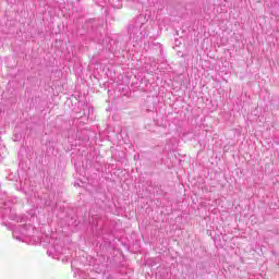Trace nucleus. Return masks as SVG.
Listing matches in <instances>:
<instances>
[{
	"label": "nucleus",
	"instance_id": "f257e3e1",
	"mask_svg": "<svg viewBox=\"0 0 279 279\" xmlns=\"http://www.w3.org/2000/svg\"><path fill=\"white\" fill-rule=\"evenodd\" d=\"M132 34H133V38H134V40H136V43H138V40H143V38L148 36L147 20H145V16L140 15L136 17L135 24L132 28Z\"/></svg>",
	"mask_w": 279,
	"mask_h": 279
},
{
	"label": "nucleus",
	"instance_id": "f03ea898",
	"mask_svg": "<svg viewBox=\"0 0 279 279\" xmlns=\"http://www.w3.org/2000/svg\"><path fill=\"white\" fill-rule=\"evenodd\" d=\"M34 232H36V228L32 225L17 226L13 230V238L22 243H27L28 239L34 236Z\"/></svg>",
	"mask_w": 279,
	"mask_h": 279
},
{
	"label": "nucleus",
	"instance_id": "7ed1b4c3",
	"mask_svg": "<svg viewBox=\"0 0 279 279\" xmlns=\"http://www.w3.org/2000/svg\"><path fill=\"white\" fill-rule=\"evenodd\" d=\"M12 201L4 192H0V217L4 218L12 213Z\"/></svg>",
	"mask_w": 279,
	"mask_h": 279
},
{
	"label": "nucleus",
	"instance_id": "20e7f679",
	"mask_svg": "<svg viewBox=\"0 0 279 279\" xmlns=\"http://www.w3.org/2000/svg\"><path fill=\"white\" fill-rule=\"evenodd\" d=\"M47 254L48 256H52V258H56V254H62V245L54 244L50 250L47 251Z\"/></svg>",
	"mask_w": 279,
	"mask_h": 279
},
{
	"label": "nucleus",
	"instance_id": "39448f33",
	"mask_svg": "<svg viewBox=\"0 0 279 279\" xmlns=\"http://www.w3.org/2000/svg\"><path fill=\"white\" fill-rule=\"evenodd\" d=\"M22 137L23 136L19 133H15V135H14L15 141H21Z\"/></svg>",
	"mask_w": 279,
	"mask_h": 279
}]
</instances>
